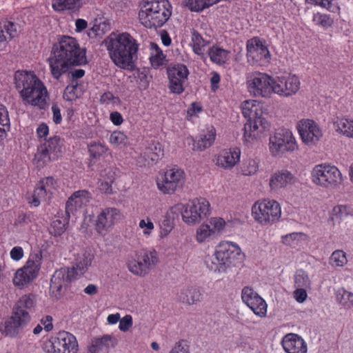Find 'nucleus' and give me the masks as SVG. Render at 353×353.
Listing matches in <instances>:
<instances>
[{"label": "nucleus", "mask_w": 353, "mask_h": 353, "mask_svg": "<svg viewBox=\"0 0 353 353\" xmlns=\"http://www.w3.org/2000/svg\"><path fill=\"white\" fill-rule=\"evenodd\" d=\"M105 173L107 177L101 174V178L98 183V188L102 193L110 194L112 192V184L114 181L113 173L110 170H105Z\"/></svg>", "instance_id": "09e8293b"}, {"label": "nucleus", "mask_w": 353, "mask_h": 353, "mask_svg": "<svg viewBox=\"0 0 353 353\" xmlns=\"http://www.w3.org/2000/svg\"><path fill=\"white\" fill-rule=\"evenodd\" d=\"M301 82L294 74H288L273 78V93L282 97L294 95L300 89Z\"/></svg>", "instance_id": "f3484780"}, {"label": "nucleus", "mask_w": 353, "mask_h": 353, "mask_svg": "<svg viewBox=\"0 0 353 353\" xmlns=\"http://www.w3.org/2000/svg\"><path fill=\"white\" fill-rule=\"evenodd\" d=\"M17 34V24L8 21L0 23V42L10 41Z\"/></svg>", "instance_id": "ea45409f"}, {"label": "nucleus", "mask_w": 353, "mask_h": 353, "mask_svg": "<svg viewBox=\"0 0 353 353\" xmlns=\"http://www.w3.org/2000/svg\"><path fill=\"white\" fill-rule=\"evenodd\" d=\"M215 232L211 230V227L208 223L201 224L196 230L195 239L199 243H208L216 238Z\"/></svg>", "instance_id": "58836bf2"}, {"label": "nucleus", "mask_w": 353, "mask_h": 353, "mask_svg": "<svg viewBox=\"0 0 353 353\" xmlns=\"http://www.w3.org/2000/svg\"><path fill=\"white\" fill-rule=\"evenodd\" d=\"M83 6L82 0H52V7L57 12L78 11Z\"/></svg>", "instance_id": "e433bc0d"}, {"label": "nucleus", "mask_w": 353, "mask_h": 353, "mask_svg": "<svg viewBox=\"0 0 353 353\" xmlns=\"http://www.w3.org/2000/svg\"><path fill=\"white\" fill-rule=\"evenodd\" d=\"M181 210L180 205H175L171 207L163 216L159 223V237L164 239L168 236L174 227V219L178 215V212Z\"/></svg>", "instance_id": "2f4dec72"}, {"label": "nucleus", "mask_w": 353, "mask_h": 353, "mask_svg": "<svg viewBox=\"0 0 353 353\" xmlns=\"http://www.w3.org/2000/svg\"><path fill=\"white\" fill-rule=\"evenodd\" d=\"M93 259L92 254L86 250H81L79 253L75 255L74 266V276L77 277L78 274H82L91 265Z\"/></svg>", "instance_id": "f704fd0d"}, {"label": "nucleus", "mask_w": 353, "mask_h": 353, "mask_svg": "<svg viewBox=\"0 0 353 353\" xmlns=\"http://www.w3.org/2000/svg\"><path fill=\"white\" fill-rule=\"evenodd\" d=\"M172 8L168 0H145L139 12V21L147 28L162 27L170 19Z\"/></svg>", "instance_id": "20e7f679"}, {"label": "nucleus", "mask_w": 353, "mask_h": 353, "mask_svg": "<svg viewBox=\"0 0 353 353\" xmlns=\"http://www.w3.org/2000/svg\"><path fill=\"white\" fill-rule=\"evenodd\" d=\"M311 284L307 274L303 270H298L294 274L295 288H310Z\"/></svg>", "instance_id": "4d7b16f0"}, {"label": "nucleus", "mask_w": 353, "mask_h": 353, "mask_svg": "<svg viewBox=\"0 0 353 353\" xmlns=\"http://www.w3.org/2000/svg\"><path fill=\"white\" fill-rule=\"evenodd\" d=\"M246 47L248 61L250 63L263 65L270 62V52L259 38L254 37L248 40Z\"/></svg>", "instance_id": "412c9836"}, {"label": "nucleus", "mask_w": 353, "mask_h": 353, "mask_svg": "<svg viewBox=\"0 0 353 353\" xmlns=\"http://www.w3.org/2000/svg\"><path fill=\"white\" fill-rule=\"evenodd\" d=\"M335 130L348 138H353V120L346 118H337L334 122Z\"/></svg>", "instance_id": "4c0bfd02"}, {"label": "nucleus", "mask_w": 353, "mask_h": 353, "mask_svg": "<svg viewBox=\"0 0 353 353\" xmlns=\"http://www.w3.org/2000/svg\"><path fill=\"white\" fill-rule=\"evenodd\" d=\"M191 40L194 52L196 54H203L207 42L203 39L201 35L197 31L193 30L192 32Z\"/></svg>", "instance_id": "603ef678"}, {"label": "nucleus", "mask_w": 353, "mask_h": 353, "mask_svg": "<svg viewBox=\"0 0 353 353\" xmlns=\"http://www.w3.org/2000/svg\"><path fill=\"white\" fill-rule=\"evenodd\" d=\"M63 141L59 136L50 137L38 148L35 158L43 163L57 160L61 156Z\"/></svg>", "instance_id": "dca6fc26"}, {"label": "nucleus", "mask_w": 353, "mask_h": 353, "mask_svg": "<svg viewBox=\"0 0 353 353\" xmlns=\"http://www.w3.org/2000/svg\"><path fill=\"white\" fill-rule=\"evenodd\" d=\"M10 317L13 318V319L22 329L25 327L31 320V317L28 311L26 310L18 309L15 307H13L12 310Z\"/></svg>", "instance_id": "a18cd8bd"}, {"label": "nucleus", "mask_w": 353, "mask_h": 353, "mask_svg": "<svg viewBox=\"0 0 353 353\" xmlns=\"http://www.w3.org/2000/svg\"><path fill=\"white\" fill-rule=\"evenodd\" d=\"M347 261L346 254L343 250L334 251L330 257V263L332 266L343 267Z\"/></svg>", "instance_id": "052dcab7"}, {"label": "nucleus", "mask_w": 353, "mask_h": 353, "mask_svg": "<svg viewBox=\"0 0 353 353\" xmlns=\"http://www.w3.org/2000/svg\"><path fill=\"white\" fill-rule=\"evenodd\" d=\"M221 0H184L185 6L192 11L199 12Z\"/></svg>", "instance_id": "49530a36"}, {"label": "nucleus", "mask_w": 353, "mask_h": 353, "mask_svg": "<svg viewBox=\"0 0 353 353\" xmlns=\"http://www.w3.org/2000/svg\"><path fill=\"white\" fill-rule=\"evenodd\" d=\"M241 257V250L238 244L223 241L216 245L213 255L205 257V263L210 270L223 272L226 267L235 265L236 261Z\"/></svg>", "instance_id": "39448f33"}, {"label": "nucleus", "mask_w": 353, "mask_h": 353, "mask_svg": "<svg viewBox=\"0 0 353 353\" xmlns=\"http://www.w3.org/2000/svg\"><path fill=\"white\" fill-rule=\"evenodd\" d=\"M243 302L258 316L264 317L267 314V304L265 300L252 288L245 287L241 292Z\"/></svg>", "instance_id": "b1692460"}, {"label": "nucleus", "mask_w": 353, "mask_h": 353, "mask_svg": "<svg viewBox=\"0 0 353 353\" xmlns=\"http://www.w3.org/2000/svg\"><path fill=\"white\" fill-rule=\"evenodd\" d=\"M117 344V339L112 334L94 337L88 347V353H109L110 350L116 347Z\"/></svg>", "instance_id": "c756f323"}, {"label": "nucleus", "mask_w": 353, "mask_h": 353, "mask_svg": "<svg viewBox=\"0 0 353 353\" xmlns=\"http://www.w3.org/2000/svg\"><path fill=\"white\" fill-rule=\"evenodd\" d=\"M216 138V130L213 126L207 128L195 140L192 137L186 138L185 142L192 150L203 151L210 148L214 142Z\"/></svg>", "instance_id": "a878e982"}, {"label": "nucleus", "mask_w": 353, "mask_h": 353, "mask_svg": "<svg viewBox=\"0 0 353 353\" xmlns=\"http://www.w3.org/2000/svg\"><path fill=\"white\" fill-rule=\"evenodd\" d=\"M209 56L212 62L221 65L228 59L229 52L218 46H212L209 50Z\"/></svg>", "instance_id": "c03bdc74"}, {"label": "nucleus", "mask_w": 353, "mask_h": 353, "mask_svg": "<svg viewBox=\"0 0 353 353\" xmlns=\"http://www.w3.org/2000/svg\"><path fill=\"white\" fill-rule=\"evenodd\" d=\"M141 158L148 164L157 163L163 156V149L159 141H147L141 148Z\"/></svg>", "instance_id": "bb28decb"}, {"label": "nucleus", "mask_w": 353, "mask_h": 353, "mask_svg": "<svg viewBox=\"0 0 353 353\" xmlns=\"http://www.w3.org/2000/svg\"><path fill=\"white\" fill-rule=\"evenodd\" d=\"M108 140L114 147H122L127 145L128 139L123 132L114 131L110 134Z\"/></svg>", "instance_id": "6e6d98bb"}, {"label": "nucleus", "mask_w": 353, "mask_h": 353, "mask_svg": "<svg viewBox=\"0 0 353 353\" xmlns=\"http://www.w3.org/2000/svg\"><path fill=\"white\" fill-rule=\"evenodd\" d=\"M48 61L52 76L58 80L72 65L86 63L85 52L80 48L76 39L63 36L54 45Z\"/></svg>", "instance_id": "f257e3e1"}, {"label": "nucleus", "mask_w": 353, "mask_h": 353, "mask_svg": "<svg viewBox=\"0 0 353 353\" xmlns=\"http://www.w3.org/2000/svg\"><path fill=\"white\" fill-rule=\"evenodd\" d=\"M139 228L142 230V235L145 238H149L153 233L154 225L150 217H146L139 221Z\"/></svg>", "instance_id": "bf43d9fd"}, {"label": "nucleus", "mask_w": 353, "mask_h": 353, "mask_svg": "<svg viewBox=\"0 0 353 353\" xmlns=\"http://www.w3.org/2000/svg\"><path fill=\"white\" fill-rule=\"evenodd\" d=\"M152 53L150 56V62L154 68H159L165 64V56L159 47L155 44H151Z\"/></svg>", "instance_id": "de8ad7c7"}, {"label": "nucleus", "mask_w": 353, "mask_h": 353, "mask_svg": "<svg viewBox=\"0 0 353 353\" xmlns=\"http://www.w3.org/2000/svg\"><path fill=\"white\" fill-rule=\"evenodd\" d=\"M14 84L25 104L42 108L48 97L44 83L34 74L26 70H18L14 74Z\"/></svg>", "instance_id": "7ed1b4c3"}, {"label": "nucleus", "mask_w": 353, "mask_h": 353, "mask_svg": "<svg viewBox=\"0 0 353 353\" xmlns=\"http://www.w3.org/2000/svg\"><path fill=\"white\" fill-rule=\"evenodd\" d=\"M250 94L256 97H269L273 93V77L263 72H254L247 78Z\"/></svg>", "instance_id": "4468645a"}, {"label": "nucleus", "mask_w": 353, "mask_h": 353, "mask_svg": "<svg viewBox=\"0 0 353 353\" xmlns=\"http://www.w3.org/2000/svg\"><path fill=\"white\" fill-rule=\"evenodd\" d=\"M189 74V70L184 64L176 63L168 68V88L172 93L180 94L184 91Z\"/></svg>", "instance_id": "a211bd4d"}, {"label": "nucleus", "mask_w": 353, "mask_h": 353, "mask_svg": "<svg viewBox=\"0 0 353 353\" xmlns=\"http://www.w3.org/2000/svg\"><path fill=\"white\" fill-rule=\"evenodd\" d=\"M42 261V252L39 250L32 251L24 265L14 274L13 285L21 290L27 288L38 277Z\"/></svg>", "instance_id": "0eeeda50"}, {"label": "nucleus", "mask_w": 353, "mask_h": 353, "mask_svg": "<svg viewBox=\"0 0 353 353\" xmlns=\"http://www.w3.org/2000/svg\"><path fill=\"white\" fill-rule=\"evenodd\" d=\"M103 44L117 67L128 71L134 70L139 43L129 32L113 31L103 40Z\"/></svg>", "instance_id": "f03ea898"}, {"label": "nucleus", "mask_w": 353, "mask_h": 353, "mask_svg": "<svg viewBox=\"0 0 353 353\" xmlns=\"http://www.w3.org/2000/svg\"><path fill=\"white\" fill-rule=\"evenodd\" d=\"M170 353H190L188 345L184 341L176 343Z\"/></svg>", "instance_id": "338daca9"}, {"label": "nucleus", "mask_w": 353, "mask_h": 353, "mask_svg": "<svg viewBox=\"0 0 353 353\" xmlns=\"http://www.w3.org/2000/svg\"><path fill=\"white\" fill-rule=\"evenodd\" d=\"M73 279H75L74 268H61L56 270L50 282V290L52 295L57 299H59L62 294L63 286Z\"/></svg>", "instance_id": "5701e85b"}, {"label": "nucleus", "mask_w": 353, "mask_h": 353, "mask_svg": "<svg viewBox=\"0 0 353 353\" xmlns=\"http://www.w3.org/2000/svg\"><path fill=\"white\" fill-rule=\"evenodd\" d=\"M57 188V181L51 176L40 180L37 184L34 192L27 199L34 207H37L41 202L48 201Z\"/></svg>", "instance_id": "2eb2a0df"}, {"label": "nucleus", "mask_w": 353, "mask_h": 353, "mask_svg": "<svg viewBox=\"0 0 353 353\" xmlns=\"http://www.w3.org/2000/svg\"><path fill=\"white\" fill-rule=\"evenodd\" d=\"M24 255L23 250L20 246H14L10 252V258L15 261H20Z\"/></svg>", "instance_id": "774afa93"}, {"label": "nucleus", "mask_w": 353, "mask_h": 353, "mask_svg": "<svg viewBox=\"0 0 353 353\" xmlns=\"http://www.w3.org/2000/svg\"><path fill=\"white\" fill-rule=\"evenodd\" d=\"M132 317L131 315L127 314L122 319L120 318L119 328L122 332H127L132 326Z\"/></svg>", "instance_id": "69168bd1"}, {"label": "nucleus", "mask_w": 353, "mask_h": 353, "mask_svg": "<svg viewBox=\"0 0 353 353\" xmlns=\"http://www.w3.org/2000/svg\"><path fill=\"white\" fill-rule=\"evenodd\" d=\"M70 216H69L68 214H66L65 216H63L62 213L61 215L58 213V214L54 217L51 223V229L55 236H59L63 233L69 223Z\"/></svg>", "instance_id": "79ce46f5"}, {"label": "nucleus", "mask_w": 353, "mask_h": 353, "mask_svg": "<svg viewBox=\"0 0 353 353\" xmlns=\"http://www.w3.org/2000/svg\"><path fill=\"white\" fill-rule=\"evenodd\" d=\"M202 293L201 290L194 286H190L181 289L177 294L178 299L188 305H194L202 300Z\"/></svg>", "instance_id": "473e14b6"}, {"label": "nucleus", "mask_w": 353, "mask_h": 353, "mask_svg": "<svg viewBox=\"0 0 353 353\" xmlns=\"http://www.w3.org/2000/svg\"><path fill=\"white\" fill-rule=\"evenodd\" d=\"M159 262V254L154 249H141L128 256L126 265L132 274L143 277L155 268Z\"/></svg>", "instance_id": "423d86ee"}, {"label": "nucleus", "mask_w": 353, "mask_h": 353, "mask_svg": "<svg viewBox=\"0 0 353 353\" xmlns=\"http://www.w3.org/2000/svg\"><path fill=\"white\" fill-rule=\"evenodd\" d=\"M296 128L302 142L308 146L316 144L323 136L322 130L319 124L312 119L300 120L297 123Z\"/></svg>", "instance_id": "6ab92c4d"}, {"label": "nucleus", "mask_w": 353, "mask_h": 353, "mask_svg": "<svg viewBox=\"0 0 353 353\" xmlns=\"http://www.w3.org/2000/svg\"><path fill=\"white\" fill-rule=\"evenodd\" d=\"M90 155V165L96 163L101 158H104L108 152V148L104 143L92 141L88 144Z\"/></svg>", "instance_id": "72a5a7b5"}, {"label": "nucleus", "mask_w": 353, "mask_h": 353, "mask_svg": "<svg viewBox=\"0 0 353 353\" xmlns=\"http://www.w3.org/2000/svg\"><path fill=\"white\" fill-rule=\"evenodd\" d=\"M209 225L211 227V230L215 232L216 236H217L224 231L226 223L221 217H212L209 221Z\"/></svg>", "instance_id": "680f3d73"}, {"label": "nucleus", "mask_w": 353, "mask_h": 353, "mask_svg": "<svg viewBox=\"0 0 353 353\" xmlns=\"http://www.w3.org/2000/svg\"><path fill=\"white\" fill-rule=\"evenodd\" d=\"M36 305L35 296L32 294H26L21 296L16 302L14 307L21 310H31Z\"/></svg>", "instance_id": "8fccbe9b"}, {"label": "nucleus", "mask_w": 353, "mask_h": 353, "mask_svg": "<svg viewBox=\"0 0 353 353\" xmlns=\"http://www.w3.org/2000/svg\"><path fill=\"white\" fill-rule=\"evenodd\" d=\"M183 221L188 225H194L210 214V205L205 198H196L185 205L179 204Z\"/></svg>", "instance_id": "f8f14e48"}, {"label": "nucleus", "mask_w": 353, "mask_h": 353, "mask_svg": "<svg viewBox=\"0 0 353 353\" xmlns=\"http://www.w3.org/2000/svg\"><path fill=\"white\" fill-rule=\"evenodd\" d=\"M312 182L323 188H335L343 181L339 168L330 163H323L314 165L310 174Z\"/></svg>", "instance_id": "6e6552de"}, {"label": "nucleus", "mask_w": 353, "mask_h": 353, "mask_svg": "<svg viewBox=\"0 0 353 353\" xmlns=\"http://www.w3.org/2000/svg\"><path fill=\"white\" fill-rule=\"evenodd\" d=\"M43 349L46 353H78L79 344L74 335L62 331L50 336Z\"/></svg>", "instance_id": "9d476101"}, {"label": "nucleus", "mask_w": 353, "mask_h": 353, "mask_svg": "<svg viewBox=\"0 0 353 353\" xmlns=\"http://www.w3.org/2000/svg\"><path fill=\"white\" fill-rule=\"evenodd\" d=\"M337 301L346 307L353 305V293L343 289L339 290L336 294Z\"/></svg>", "instance_id": "13d9d810"}, {"label": "nucleus", "mask_w": 353, "mask_h": 353, "mask_svg": "<svg viewBox=\"0 0 353 353\" xmlns=\"http://www.w3.org/2000/svg\"><path fill=\"white\" fill-rule=\"evenodd\" d=\"M296 177L288 170H281L274 172L270 177L269 186L272 192H278L294 184Z\"/></svg>", "instance_id": "c85d7f7f"}, {"label": "nucleus", "mask_w": 353, "mask_h": 353, "mask_svg": "<svg viewBox=\"0 0 353 353\" xmlns=\"http://www.w3.org/2000/svg\"><path fill=\"white\" fill-rule=\"evenodd\" d=\"M123 218L121 211L116 208H106L101 210L96 221V230L101 234H105Z\"/></svg>", "instance_id": "4be33fe9"}, {"label": "nucleus", "mask_w": 353, "mask_h": 353, "mask_svg": "<svg viewBox=\"0 0 353 353\" xmlns=\"http://www.w3.org/2000/svg\"><path fill=\"white\" fill-rule=\"evenodd\" d=\"M252 213L256 221L262 225H268L280 219L281 208L277 201L264 199L259 201L253 205Z\"/></svg>", "instance_id": "9b49d317"}, {"label": "nucleus", "mask_w": 353, "mask_h": 353, "mask_svg": "<svg viewBox=\"0 0 353 353\" xmlns=\"http://www.w3.org/2000/svg\"><path fill=\"white\" fill-rule=\"evenodd\" d=\"M281 343L286 353H306L307 350L305 341L296 334H287L283 336Z\"/></svg>", "instance_id": "7c9ffc66"}, {"label": "nucleus", "mask_w": 353, "mask_h": 353, "mask_svg": "<svg viewBox=\"0 0 353 353\" xmlns=\"http://www.w3.org/2000/svg\"><path fill=\"white\" fill-rule=\"evenodd\" d=\"M269 126L268 121L263 117L248 119L243 128L244 143L248 146L254 144Z\"/></svg>", "instance_id": "aec40b11"}, {"label": "nucleus", "mask_w": 353, "mask_h": 353, "mask_svg": "<svg viewBox=\"0 0 353 353\" xmlns=\"http://www.w3.org/2000/svg\"><path fill=\"white\" fill-rule=\"evenodd\" d=\"M22 328L19 324L9 316L0 326V332L5 336L15 337Z\"/></svg>", "instance_id": "a19ab883"}, {"label": "nucleus", "mask_w": 353, "mask_h": 353, "mask_svg": "<svg viewBox=\"0 0 353 353\" xmlns=\"http://www.w3.org/2000/svg\"><path fill=\"white\" fill-rule=\"evenodd\" d=\"M259 170V161L250 159L245 161L241 167V172L245 176H251L257 172Z\"/></svg>", "instance_id": "5fc2aeb1"}, {"label": "nucleus", "mask_w": 353, "mask_h": 353, "mask_svg": "<svg viewBox=\"0 0 353 353\" xmlns=\"http://www.w3.org/2000/svg\"><path fill=\"white\" fill-rule=\"evenodd\" d=\"M185 181L184 171L179 168L174 167L159 174L157 179V185L162 193L172 194L183 187Z\"/></svg>", "instance_id": "ddd939ff"}, {"label": "nucleus", "mask_w": 353, "mask_h": 353, "mask_svg": "<svg viewBox=\"0 0 353 353\" xmlns=\"http://www.w3.org/2000/svg\"><path fill=\"white\" fill-rule=\"evenodd\" d=\"M269 150L275 157H280L299 149V145L292 131L283 128L276 131L269 138Z\"/></svg>", "instance_id": "1a4fd4ad"}, {"label": "nucleus", "mask_w": 353, "mask_h": 353, "mask_svg": "<svg viewBox=\"0 0 353 353\" xmlns=\"http://www.w3.org/2000/svg\"><path fill=\"white\" fill-rule=\"evenodd\" d=\"M312 21L316 26H321L324 29L332 27L334 21L330 14L321 12L314 14Z\"/></svg>", "instance_id": "3c124183"}, {"label": "nucleus", "mask_w": 353, "mask_h": 353, "mask_svg": "<svg viewBox=\"0 0 353 353\" xmlns=\"http://www.w3.org/2000/svg\"><path fill=\"white\" fill-rule=\"evenodd\" d=\"M305 234L301 232H292L282 236V243L286 245L295 248L303 240Z\"/></svg>", "instance_id": "864d4df0"}, {"label": "nucleus", "mask_w": 353, "mask_h": 353, "mask_svg": "<svg viewBox=\"0 0 353 353\" xmlns=\"http://www.w3.org/2000/svg\"><path fill=\"white\" fill-rule=\"evenodd\" d=\"M10 121L7 108L0 105V141L7 136V132L10 130Z\"/></svg>", "instance_id": "37998d69"}, {"label": "nucleus", "mask_w": 353, "mask_h": 353, "mask_svg": "<svg viewBox=\"0 0 353 353\" xmlns=\"http://www.w3.org/2000/svg\"><path fill=\"white\" fill-rule=\"evenodd\" d=\"M77 82H72L70 85H68L64 90L63 99L68 101H72L78 97L77 93Z\"/></svg>", "instance_id": "e2e57ef3"}, {"label": "nucleus", "mask_w": 353, "mask_h": 353, "mask_svg": "<svg viewBox=\"0 0 353 353\" xmlns=\"http://www.w3.org/2000/svg\"><path fill=\"white\" fill-rule=\"evenodd\" d=\"M305 1L307 3L325 8L331 12H335L339 10V7L333 4L332 0H305Z\"/></svg>", "instance_id": "0e129e2a"}, {"label": "nucleus", "mask_w": 353, "mask_h": 353, "mask_svg": "<svg viewBox=\"0 0 353 353\" xmlns=\"http://www.w3.org/2000/svg\"><path fill=\"white\" fill-rule=\"evenodd\" d=\"M241 154V150L237 147L224 149L217 154L214 162L220 168L231 169L239 162Z\"/></svg>", "instance_id": "cd10ccee"}, {"label": "nucleus", "mask_w": 353, "mask_h": 353, "mask_svg": "<svg viewBox=\"0 0 353 353\" xmlns=\"http://www.w3.org/2000/svg\"><path fill=\"white\" fill-rule=\"evenodd\" d=\"M91 194L85 190L74 192L68 199L65 203V214L69 216H75L90 201Z\"/></svg>", "instance_id": "393cba45"}, {"label": "nucleus", "mask_w": 353, "mask_h": 353, "mask_svg": "<svg viewBox=\"0 0 353 353\" xmlns=\"http://www.w3.org/2000/svg\"><path fill=\"white\" fill-rule=\"evenodd\" d=\"M242 113L248 119L263 117V110L259 102L255 100L244 101L241 105Z\"/></svg>", "instance_id": "c9c22d12"}]
</instances>
